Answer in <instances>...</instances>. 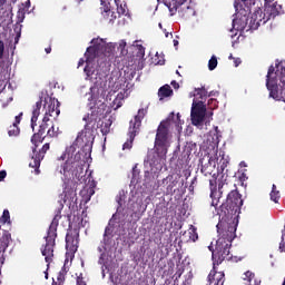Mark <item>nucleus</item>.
<instances>
[{
    "mask_svg": "<svg viewBox=\"0 0 285 285\" xmlns=\"http://www.w3.org/2000/svg\"><path fill=\"white\" fill-rule=\"evenodd\" d=\"M216 228L219 237L216 240V247L212 254L214 267L208 275V282L210 285H224L226 274L224 272H217L216 266H219L223 262H230L233 259L230 247L233 246V239L237 237V225L235 223L220 222Z\"/></svg>",
    "mask_w": 285,
    "mask_h": 285,
    "instance_id": "nucleus-1",
    "label": "nucleus"
},
{
    "mask_svg": "<svg viewBox=\"0 0 285 285\" xmlns=\"http://www.w3.org/2000/svg\"><path fill=\"white\" fill-rule=\"evenodd\" d=\"M92 46L88 47L85 52L86 67L83 69L85 75L89 81L94 79H101L108 75V67L105 60H100L101 57H110L115 52V47L110 43H106L101 38H95L91 40Z\"/></svg>",
    "mask_w": 285,
    "mask_h": 285,
    "instance_id": "nucleus-2",
    "label": "nucleus"
},
{
    "mask_svg": "<svg viewBox=\"0 0 285 285\" xmlns=\"http://www.w3.org/2000/svg\"><path fill=\"white\" fill-rule=\"evenodd\" d=\"M61 219V209H58L49 228L45 236V245L41 246V255L45 257L47 268H50V264L55 261V246H57V228L59 227V220Z\"/></svg>",
    "mask_w": 285,
    "mask_h": 285,
    "instance_id": "nucleus-3",
    "label": "nucleus"
},
{
    "mask_svg": "<svg viewBox=\"0 0 285 285\" xmlns=\"http://www.w3.org/2000/svg\"><path fill=\"white\" fill-rule=\"evenodd\" d=\"M242 206H244V199H242V194L237 189H233L228 195L225 204L220 206V213H224V216L218 222H224L225 224H235L237 227V223L235 220L227 222L228 217H233V215H237L239 210H242Z\"/></svg>",
    "mask_w": 285,
    "mask_h": 285,
    "instance_id": "nucleus-4",
    "label": "nucleus"
},
{
    "mask_svg": "<svg viewBox=\"0 0 285 285\" xmlns=\"http://www.w3.org/2000/svg\"><path fill=\"white\" fill-rule=\"evenodd\" d=\"M228 159L222 158L218 163V171L217 175L213 174V179L209 180V188H210V197H215V194L217 193V186H218V193L220 195H224L226 190H228Z\"/></svg>",
    "mask_w": 285,
    "mask_h": 285,
    "instance_id": "nucleus-5",
    "label": "nucleus"
},
{
    "mask_svg": "<svg viewBox=\"0 0 285 285\" xmlns=\"http://www.w3.org/2000/svg\"><path fill=\"white\" fill-rule=\"evenodd\" d=\"M45 134L42 131H39L33 134L31 137V144L33 145L32 147V157L31 159L33 161H31L29 164L30 168H35V174L36 175H40L41 170H39V168L41 167V161H43V157H46V154L48 153V150H50V142H46L41 149L37 150V148H39V144H43V139H46V136H43Z\"/></svg>",
    "mask_w": 285,
    "mask_h": 285,
    "instance_id": "nucleus-6",
    "label": "nucleus"
},
{
    "mask_svg": "<svg viewBox=\"0 0 285 285\" xmlns=\"http://www.w3.org/2000/svg\"><path fill=\"white\" fill-rule=\"evenodd\" d=\"M90 124L86 122L85 128L78 132V136L73 144L67 149V155L70 157L73 153L77 151V148H82V150L92 153V145L95 144V135L92 134V129H90Z\"/></svg>",
    "mask_w": 285,
    "mask_h": 285,
    "instance_id": "nucleus-7",
    "label": "nucleus"
},
{
    "mask_svg": "<svg viewBox=\"0 0 285 285\" xmlns=\"http://www.w3.org/2000/svg\"><path fill=\"white\" fill-rule=\"evenodd\" d=\"M164 3L169 12L170 16L174 17V14H179L181 19H191V17H195L197 13L195 11V6L191 3H188V0H157Z\"/></svg>",
    "mask_w": 285,
    "mask_h": 285,
    "instance_id": "nucleus-8",
    "label": "nucleus"
},
{
    "mask_svg": "<svg viewBox=\"0 0 285 285\" xmlns=\"http://www.w3.org/2000/svg\"><path fill=\"white\" fill-rule=\"evenodd\" d=\"M61 102L52 97L45 98L43 108L46 109L45 117L42 119L41 125L39 126V131L46 135V130L52 126V121H50V117L57 119L59 115H61V109H59Z\"/></svg>",
    "mask_w": 285,
    "mask_h": 285,
    "instance_id": "nucleus-9",
    "label": "nucleus"
},
{
    "mask_svg": "<svg viewBox=\"0 0 285 285\" xmlns=\"http://www.w3.org/2000/svg\"><path fill=\"white\" fill-rule=\"evenodd\" d=\"M154 148L158 157H166L168 154V148H170V134L166 122H160L157 128Z\"/></svg>",
    "mask_w": 285,
    "mask_h": 285,
    "instance_id": "nucleus-10",
    "label": "nucleus"
},
{
    "mask_svg": "<svg viewBox=\"0 0 285 285\" xmlns=\"http://www.w3.org/2000/svg\"><path fill=\"white\" fill-rule=\"evenodd\" d=\"M148 115V107L138 109V114L134 117V120L129 122L128 129V139L122 145V150H131L132 144L137 135H139L141 130V121H144V117Z\"/></svg>",
    "mask_w": 285,
    "mask_h": 285,
    "instance_id": "nucleus-11",
    "label": "nucleus"
},
{
    "mask_svg": "<svg viewBox=\"0 0 285 285\" xmlns=\"http://www.w3.org/2000/svg\"><path fill=\"white\" fill-rule=\"evenodd\" d=\"M91 153L88 154L82 147L81 149L75 154V156L69 158L63 165L62 170H60L61 175H66V173H78L79 169L86 166V161H88V157H90Z\"/></svg>",
    "mask_w": 285,
    "mask_h": 285,
    "instance_id": "nucleus-12",
    "label": "nucleus"
},
{
    "mask_svg": "<svg viewBox=\"0 0 285 285\" xmlns=\"http://www.w3.org/2000/svg\"><path fill=\"white\" fill-rule=\"evenodd\" d=\"M273 65L269 66L267 76H266V88L269 91V97L276 101L285 102V87L284 85H277V79L272 78L273 75Z\"/></svg>",
    "mask_w": 285,
    "mask_h": 285,
    "instance_id": "nucleus-13",
    "label": "nucleus"
},
{
    "mask_svg": "<svg viewBox=\"0 0 285 285\" xmlns=\"http://www.w3.org/2000/svg\"><path fill=\"white\" fill-rule=\"evenodd\" d=\"M90 114H87L82 119L87 124H92V121H97V119H100V117H104L106 115V109L108 108V105L104 102V100H95L89 104Z\"/></svg>",
    "mask_w": 285,
    "mask_h": 285,
    "instance_id": "nucleus-14",
    "label": "nucleus"
},
{
    "mask_svg": "<svg viewBox=\"0 0 285 285\" xmlns=\"http://www.w3.org/2000/svg\"><path fill=\"white\" fill-rule=\"evenodd\" d=\"M190 117L193 126H202V124H204V119L206 117V105L203 100H199L198 102L193 100Z\"/></svg>",
    "mask_w": 285,
    "mask_h": 285,
    "instance_id": "nucleus-15",
    "label": "nucleus"
},
{
    "mask_svg": "<svg viewBox=\"0 0 285 285\" xmlns=\"http://www.w3.org/2000/svg\"><path fill=\"white\" fill-rule=\"evenodd\" d=\"M249 30H257L259 26H264L266 22H264V13L262 12V9L256 10L249 19H247V22Z\"/></svg>",
    "mask_w": 285,
    "mask_h": 285,
    "instance_id": "nucleus-16",
    "label": "nucleus"
},
{
    "mask_svg": "<svg viewBox=\"0 0 285 285\" xmlns=\"http://www.w3.org/2000/svg\"><path fill=\"white\" fill-rule=\"evenodd\" d=\"M273 0H265V9H264V23H267V21H271V19H275L277 14H279V9L277 8V4L273 3Z\"/></svg>",
    "mask_w": 285,
    "mask_h": 285,
    "instance_id": "nucleus-17",
    "label": "nucleus"
},
{
    "mask_svg": "<svg viewBox=\"0 0 285 285\" xmlns=\"http://www.w3.org/2000/svg\"><path fill=\"white\" fill-rule=\"evenodd\" d=\"M272 79H276V86H279V81L283 86H285V61H281L276 63V71L275 67H273Z\"/></svg>",
    "mask_w": 285,
    "mask_h": 285,
    "instance_id": "nucleus-18",
    "label": "nucleus"
},
{
    "mask_svg": "<svg viewBox=\"0 0 285 285\" xmlns=\"http://www.w3.org/2000/svg\"><path fill=\"white\" fill-rule=\"evenodd\" d=\"M216 166H217L216 158L210 156L207 159V163L204 164V161H202L200 171H202L203 175H205V177H208V175H213V173H215Z\"/></svg>",
    "mask_w": 285,
    "mask_h": 285,
    "instance_id": "nucleus-19",
    "label": "nucleus"
},
{
    "mask_svg": "<svg viewBox=\"0 0 285 285\" xmlns=\"http://www.w3.org/2000/svg\"><path fill=\"white\" fill-rule=\"evenodd\" d=\"M46 97H41L39 101L36 102L32 110V117H31V128L35 129V126H37V120L39 119V116L41 115V107L43 106V102L46 104Z\"/></svg>",
    "mask_w": 285,
    "mask_h": 285,
    "instance_id": "nucleus-20",
    "label": "nucleus"
},
{
    "mask_svg": "<svg viewBox=\"0 0 285 285\" xmlns=\"http://www.w3.org/2000/svg\"><path fill=\"white\" fill-rule=\"evenodd\" d=\"M23 119V112H20L18 116L14 117L13 124L8 129L9 137H19L21 134V129L19 128V124Z\"/></svg>",
    "mask_w": 285,
    "mask_h": 285,
    "instance_id": "nucleus-21",
    "label": "nucleus"
},
{
    "mask_svg": "<svg viewBox=\"0 0 285 285\" xmlns=\"http://www.w3.org/2000/svg\"><path fill=\"white\" fill-rule=\"evenodd\" d=\"M66 244L68 246H72L75 250H77V244H79V232L75 229L73 232H68L66 235Z\"/></svg>",
    "mask_w": 285,
    "mask_h": 285,
    "instance_id": "nucleus-22",
    "label": "nucleus"
},
{
    "mask_svg": "<svg viewBox=\"0 0 285 285\" xmlns=\"http://www.w3.org/2000/svg\"><path fill=\"white\" fill-rule=\"evenodd\" d=\"M240 2H237V0L234 2V8L236 10H244V14H248L250 12L252 6H255V0H239Z\"/></svg>",
    "mask_w": 285,
    "mask_h": 285,
    "instance_id": "nucleus-23",
    "label": "nucleus"
},
{
    "mask_svg": "<svg viewBox=\"0 0 285 285\" xmlns=\"http://www.w3.org/2000/svg\"><path fill=\"white\" fill-rule=\"evenodd\" d=\"M12 239V234L10 232L4 230L0 238V253H4L10 246V240Z\"/></svg>",
    "mask_w": 285,
    "mask_h": 285,
    "instance_id": "nucleus-24",
    "label": "nucleus"
},
{
    "mask_svg": "<svg viewBox=\"0 0 285 285\" xmlns=\"http://www.w3.org/2000/svg\"><path fill=\"white\" fill-rule=\"evenodd\" d=\"M144 177V186H146V188H155V181H157V174L146 170Z\"/></svg>",
    "mask_w": 285,
    "mask_h": 285,
    "instance_id": "nucleus-25",
    "label": "nucleus"
},
{
    "mask_svg": "<svg viewBox=\"0 0 285 285\" xmlns=\"http://www.w3.org/2000/svg\"><path fill=\"white\" fill-rule=\"evenodd\" d=\"M173 88H170V85H165L158 89V97L159 101H164V99L168 97H173Z\"/></svg>",
    "mask_w": 285,
    "mask_h": 285,
    "instance_id": "nucleus-26",
    "label": "nucleus"
},
{
    "mask_svg": "<svg viewBox=\"0 0 285 285\" xmlns=\"http://www.w3.org/2000/svg\"><path fill=\"white\" fill-rule=\"evenodd\" d=\"M194 97V101L196 102L206 101V98L208 97V91L206 90V87L195 89Z\"/></svg>",
    "mask_w": 285,
    "mask_h": 285,
    "instance_id": "nucleus-27",
    "label": "nucleus"
},
{
    "mask_svg": "<svg viewBox=\"0 0 285 285\" xmlns=\"http://www.w3.org/2000/svg\"><path fill=\"white\" fill-rule=\"evenodd\" d=\"M66 267H62L57 275V278L52 279V285H63L66 283Z\"/></svg>",
    "mask_w": 285,
    "mask_h": 285,
    "instance_id": "nucleus-28",
    "label": "nucleus"
},
{
    "mask_svg": "<svg viewBox=\"0 0 285 285\" xmlns=\"http://www.w3.org/2000/svg\"><path fill=\"white\" fill-rule=\"evenodd\" d=\"M167 179L170 181L167 186V193L173 195V193H176L175 187L179 184V178L175 176H168Z\"/></svg>",
    "mask_w": 285,
    "mask_h": 285,
    "instance_id": "nucleus-29",
    "label": "nucleus"
},
{
    "mask_svg": "<svg viewBox=\"0 0 285 285\" xmlns=\"http://www.w3.org/2000/svg\"><path fill=\"white\" fill-rule=\"evenodd\" d=\"M101 14L104 19H109V21H115V19H117V16L115 14V12H112V10H110V7L108 6L104 7Z\"/></svg>",
    "mask_w": 285,
    "mask_h": 285,
    "instance_id": "nucleus-30",
    "label": "nucleus"
},
{
    "mask_svg": "<svg viewBox=\"0 0 285 285\" xmlns=\"http://www.w3.org/2000/svg\"><path fill=\"white\" fill-rule=\"evenodd\" d=\"M117 6L119 17L128 14V7L121 3V0H114Z\"/></svg>",
    "mask_w": 285,
    "mask_h": 285,
    "instance_id": "nucleus-31",
    "label": "nucleus"
},
{
    "mask_svg": "<svg viewBox=\"0 0 285 285\" xmlns=\"http://www.w3.org/2000/svg\"><path fill=\"white\" fill-rule=\"evenodd\" d=\"M279 190H277V186L273 185L272 187V191H271V199L272 202H274L275 204H279Z\"/></svg>",
    "mask_w": 285,
    "mask_h": 285,
    "instance_id": "nucleus-32",
    "label": "nucleus"
},
{
    "mask_svg": "<svg viewBox=\"0 0 285 285\" xmlns=\"http://www.w3.org/2000/svg\"><path fill=\"white\" fill-rule=\"evenodd\" d=\"M132 210L136 215L137 213H141V210H146V208H144V200L137 199L132 205Z\"/></svg>",
    "mask_w": 285,
    "mask_h": 285,
    "instance_id": "nucleus-33",
    "label": "nucleus"
},
{
    "mask_svg": "<svg viewBox=\"0 0 285 285\" xmlns=\"http://www.w3.org/2000/svg\"><path fill=\"white\" fill-rule=\"evenodd\" d=\"M47 137H59V127H55V124L51 122V127L47 130Z\"/></svg>",
    "mask_w": 285,
    "mask_h": 285,
    "instance_id": "nucleus-34",
    "label": "nucleus"
},
{
    "mask_svg": "<svg viewBox=\"0 0 285 285\" xmlns=\"http://www.w3.org/2000/svg\"><path fill=\"white\" fill-rule=\"evenodd\" d=\"M6 61H0V81H6Z\"/></svg>",
    "mask_w": 285,
    "mask_h": 285,
    "instance_id": "nucleus-35",
    "label": "nucleus"
},
{
    "mask_svg": "<svg viewBox=\"0 0 285 285\" xmlns=\"http://www.w3.org/2000/svg\"><path fill=\"white\" fill-rule=\"evenodd\" d=\"M244 282H248V284H250L253 282V279H255V273L247 271L244 273V277H243Z\"/></svg>",
    "mask_w": 285,
    "mask_h": 285,
    "instance_id": "nucleus-36",
    "label": "nucleus"
},
{
    "mask_svg": "<svg viewBox=\"0 0 285 285\" xmlns=\"http://www.w3.org/2000/svg\"><path fill=\"white\" fill-rule=\"evenodd\" d=\"M8 222H10V212L8 209H4L0 218V223L8 224Z\"/></svg>",
    "mask_w": 285,
    "mask_h": 285,
    "instance_id": "nucleus-37",
    "label": "nucleus"
},
{
    "mask_svg": "<svg viewBox=\"0 0 285 285\" xmlns=\"http://www.w3.org/2000/svg\"><path fill=\"white\" fill-rule=\"evenodd\" d=\"M217 68V57L212 56V58L208 61V70H215Z\"/></svg>",
    "mask_w": 285,
    "mask_h": 285,
    "instance_id": "nucleus-38",
    "label": "nucleus"
},
{
    "mask_svg": "<svg viewBox=\"0 0 285 285\" xmlns=\"http://www.w3.org/2000/svg\"><path fill=\"white\" fill-rule=\"evenodd\" d=\"M189 239L191 242H197L199 239V235L197 234V229L191 226V230L189 232Z\"/></svg>",
    "mask_w": 285,
    "mask_h": 285,
    "instance_id": "nucleus-39",
    "label": "nucleus"
},
{
    "mask_svg": "<svg viewBox=\"0 0 285 285\" xmlns=\"http://www.w3.org/2000/svg\"><path fill=\"white\" fill-rule=\"evenodd\" d=\"M100 132L102 135H108V132H110V124L107 122V124L102 125L100 128Z\"/></svg>",
    "mask_w": 285,
    "mask_h": 285,
    "instance_id": "nucleus-40",
    "label": "nucleus"
},
{
    "mask_svg": "<svg viewBox=\"0 0 285 285\" xmlns=\"http://www.w3.org/2000/svg\"><path fill=\"white\" fill-rule=\"evenodd\" d=\"M76 285H88V284H86V281L83 279V274H80L79 276H77Z\"/></svg>",
    "mask_w": 285,
    "mask_h": 285,
    "instance_id": "nucleus-41",
    "label": "nucleus"
},
{
    "mask_svg": "<svg viewBox=\"0 0 285 285\" xmlns=\"http://www.w3.org/2000/svg\"><path fill=\"white\" fill-rule=\"evenodd\" d=\"M3 52H6V43L0 39V59H3Z\"/></svg>",
    "mask_w": 285,
    "mask_h": 285,
    "instance_id": "nucleus-42",
    "label": "nucleus"
},
{
    "mask_svg": "<svg viewBox=\"0 0 285 285\" xmlns=\"http://www.w3.org/2000/svg\"><path fill=\"white\" fill-rule=\"evenodd\" d=\"M238 179H239L240 184L244 185V181H246V179H248V177H246V175L244 173H242L240 175H238Z\"/></svg>",
    "mask_w": 285,
    "mask_h": 285,
    "instance_id": "nucleus-43",
    "label": "nucleus"
},
{
    "mask_svg": "<svg viewBox=\"0 0 285 285\" xmlns=\"http://www.w3.org/2000/svg\"><path fill=\"white\" fill-rule=\"evenodd\" d=\"M7 176H8V173L6 170H1L0 171V181H3Z\"/></svg>",
    "mask_w": 285,
    "mask_h": 285,
    "instance_id": "nucleus-44",
    "label": "nucleus"
},
{
    "mask_svg": "<svg viewBox=\"0 0 285 285\" xmlns=\"http://www.w3.org/2000/svg\"><path fill=\"white\" fill-rule=\"evenodd\" d=\"M83 63H86V60L83 58H80L78 61V68H81V66H83Z\"/></svg>",
    "mask_w": 285,
    "mask_h": 285,
    "instance_id": "nucleus-45",
    "label": "nucleus"
},
{
    "mask_svg": "<svg viewBox=\"0 0 285 285\" xmlns=\"http://www.w3.org/2000/svg\"><path fill=\"white\" fill-rule=\"evenodd\" d=\"M239 63H242V60L239 58L234 59V65L237 68V66H239Z\"/></svg>",
    "mask_w": 285,
    "mask_h": 285,
    "instance_id": "nucleus-46",
    "label": "nucleus"
},
{
    "mask_svg": "<svg viewBox=\"0 0 285 285\" xmlns=\"http://www.w3.org/2000/svg\"><path fill=\"white\" fill-rule=\"evenodd\" d=\"M217 204H219V200L213 198V200H212V206L217 207Z\"/></svg>",
    "mask_w": 285,
    "mask_h": 285,
    "instance_id": "nucleus-47",
    "label": "nucleus"
},
{
    "mask_svg": "<svg viewBox=\"0 0 285 285\" xmlns=\"http://www.w3.org/2000/svg\"><path fill=\"white\" fill-rule=\"evenodd\" d=\"M210 104H217V99L210 98V99L208 100V106H210Z\"/></svg>",
    "mask_w": 285,
    "mask_h": 285,
    "instance_id": "nucleus-48",
    "label": "nucleus"
},
{
    "mask_svg": "<svg viewBox=\"0 0 285 285\" xmlns=\"http://www.w3.org/2000/svg\"><path fill=\"white\" fill-rule=\"evenodd\" d=\"M171 86L174 88H179V83L177 81H175V80L171 81Z\"/></svg>",
    "mask_w": 285,
    "mask_h": 285,
    "instance_id": "nucleus-49",
    "label": "nucleus"
},
{
    "mask_svg": "<svg viewBox=\"0 0 285 285\" xmlns=\"http://www.w3.org/2000/svg\"><path fill=\"white\" fill-rule=\"evenodd\" d=\"M20 37H21V33H18V35L16 36V38H14V43H19Z\"/></svg>",
    "mask_w": 285,
    "mask_h": 285,
    "instance_id": "nucleus-50",
    "label": "nucleus"
},
{
    "mask_svg": "<svg viewBox=\"0 0 285 285\" xmlns=\"http://www.w3.org/2000/svg\"><path fill=\"white\" fill-rule=\"evenodd\" d=\"M119 47H120V48H126V40H121Z\"/></svg>",
    "mask_w": 285,
    "mask_h": 285,
    "instance_id": "nucleus-51",
    "label": "nucleus"
},
{
    "mask_svg": "<svg viewBox=\"0 0 285 285\" xmlns=\"http://www.w3.org/2000/svg\"><path fill=\"white\" fill-rule=\"evenodd\" d=\"M45 51L47 52V55H50V52H52V48L48 47V48L45 49Z\"/></svg>",
    "mask_w": 285,
    "mask_h": 285,
    "instance_id": "nucleus-52",
    "label": "nucleus"
},
{
    "mask_svg": "<svg viewBox=\"0 0 285 285\" xmlns=\"http://www.w3.org/2000/svg\"><path fill=\"white\" fill-rule=\"evenodd\" d=\"M208 97H215V91H210Z\"/></svg>",
    "mask_w": 285,
    "mask_h": 285,
    "instance_id": "nucleus-53",
    "label": "nucleus"
},
{
    "mask_svg": "<svg viewBox=\"0 0 285 285\" xmlns=\"http://www.w3.org/2000/svg\"><path fill=\"white\" fill-rule=\"evenodd\" d=\"M174 46H175V47L179 46V41L174 40Z\"/></svg>",
    "mask_w": 285,
    "mask_h": 285,
    "instance_id": "nucleus-54",
    "label": "nucleus"
},
{
    "mask_svg": "<svg viewBox=\"0 0 285 285\" xmlns=\"http://www.w3.org/2000/svg\"><path fill=\"white\" fill-rule=\"evenodd\" d=\"M6 3V0H0V8Z\"/></svg>",
    "mask_w": 285,
    "mask_h": 285,
    "instance_id": "nucleus-55",
    "label": "nucleus"
},
{
    "mask_svg": "<svg viewBox=\"0 0 285 285\" xmlns=\"http://www.w3.org/2000/svg\"><path fill=\"white\" fill-rule=\"evenodd\" d=\"M45 278L48 279V271L45 272Z\"/></svg>",
    "mask_w": 285,
    "mask_h": 285,
    "instance_id": "nucleus-56",
    "label": "nucleus"
},
{
    "mask_svg": "<svg viewBox=\"0 0 285 285\" xmlns=\"http://www.w3.org/2000/svg\"><path fill=\"white\" fill-rule=\"evenodd\" d=\"M262 284V282L255 281V285H259Z\"/></svg>",
    "mask_w": 285,
    "mask_h": 285,
    "instance_id": "nucleus-57",
    "label": "nucleus"
},
{
    "mask_svg": "<svg viewBox=\"0 0 285 285\" xmlns=\"http://www.w3.org/2000/svg\"><path fill=\"white\" fill-rule=\"evenodd\" d=\"M101 6H104V3H106V0H100Z\"/></svg>",
    "mask_w": 285,
    "mask_h": 285,
    "instance_id": "nucleus-58",
    "label": "nucleus"
},
{
    "mask_svg": "<svg viewBox=\"0 0 285 285\" xmlns=\"http://www.w3.org/2000/svg\"><path fill=\"white\" fill-rule=\"evenodd\" d=\"M158 63H159L160 66H164V62H161V60H159Z\"/></svg>",
    "mask_w": 285,
    "mask_h": 285,
    "instance_id": "nucleus-59",
    "label": "nucleus"
},
{
    "mask_svg": "<svg viewBox=\"0 0 285 285\" xmlns=\"http://www.w3.org/2000/svg\"><path fill=\"white\" fill-rule=\"evenodd\" d=\"M168 35H170V33H168V32H165V36H166V37H168Z\"/></svg>",
    "mask_w": 285,
    "mask_h": 285,
    "instance_id": "nucleus-60",
    "label": "nucleus"
},
{
    "mask_svg": "<svg viewBox=\"0 0 285 285\" xmlns=\"http://www.w3.org/2000/svg\"><path fill=\"white\" fill-rule=\"evenodd\" d=\"M229 59H233V56H229Z\"/></svg>",
    "mask_w": 285,
    "mask_h": 285,
    "instance_id": "nucleus-61",
    "label": "nucleus"
},
{
    "mask_svg": "<svg viewBox=\"0 0 285 285\" xmlns=\"http://www.w3.org/2000/svg\"><path fill=\"white\" fill-rule=\"evenodd\" d=\"M177 75H179V71H176Z\"/></svg>",
    "mask_w": 285,
    "mask_h": 285,
    "instance_id": "nucleus-62",
    "label": "nucleus"
},
{
    "mask_svg": "<svg viewBox=\"0 0 285 285\" xmlns=\"http://www.w3.org/2000/svg\"><path fill=\"white\" fill-rule=\"evenodd\" d=\"M159 28H161V23H159Z\"/></svg>",
    "mask_w": 285,
    "mask_h": 285,
    "instance_id": "nucleus-63",
    "label": "nucleus"
}]
</instances>
